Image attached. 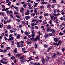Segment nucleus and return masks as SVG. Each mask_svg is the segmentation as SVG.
<instances>
[{
    "mask_svg": "<svg viewBox=\"0 0 65 65\" xmlns=\"http://www.w3.org/2000/svg\"><path fill=\"white\" fill-rule=\"evenodd\" d=\"M48 15H49L48 13H46L44 14V16H48Z\"/></svg>",
    "mask_w": 65,
    "mask_h": 65,
    "instance_id": "nucleus-28",
    "label": "nucleus"
},
{
    "mask_svg": "<svg viewBox=\"0 0 65 65\" xmlns=\"http://www.w3.org/2000/svg\"><path fill=\"white\" fill-rule=\"evenodd\" d=\"M20 12H22V13H24L23 11H24V9L23 7H21L20 8Z\"/></svg>",
    "mask_w": 65,
    "mask_h": 65,
    "instance_id": "nucleus-4",
    "label": "nucleus"
},
{
    "mask_svg": "<svg viewBox=\"0 0 65 65\" xmlns=\"http://www.w3.org/2000/svg\"><path fill=\"white\" fill-rule=\"evenodd\" d=\"M3 60H1L0 61V62H1V63H3Z\"/></svg>",
    "mask_w": 65,
    "mask_h": 65,
    "instance_id": "nucleus-64",
    "label": "nucleus"
},
{
    "mask_svg": "<svg viewBox=\"0 0 65 65\" xmlns=\"http://www.w3.org/2000/svg\"><path fill=\"white\" fill-rule=\"evenodd\" d=\"M26 49L25 48H23L22 49V51H23V52H24V51Z\"/></svg>",
    "mask_w": 65,
    "mask_h": 65,
    "instance_id": "nucleus-61",
    "label": "nucleus"
},
{
    "mask_svg": "<svg viewBox=\"0 0 65 65\" xmlns=\"http://www.w3.org/2000/svg\"><path fill=\"white\" fill-rule=\"evenodd\" d=\"M32 21L33 22H34V23H35V22H36V20L35 19H33L32 20Z\"/></svg>",
    "mask_w": 65,
    "mask_h": 65,
    "instance_id": "nucleus-24",
    "label": "nucleus"
},
{
    "mask_svg": "<svg viewBox=\"0 0 65 65\" xmlns=\"http://www.w3.org/2000/svg\"><path fill=\"white\" fill-rule=\"evenodd\" d=\"M51 49V47H49L48 48L47 50V52H49L50 51V50Z\"/></svg>",
    "mask_w": 65,
    "mask_h": 65,
    "instance_id": "nucleus-32",
    "label": "nucleus"
},
{
    "mask_svg": "<svg viewBox=\"0 0 65 65\" xmlns=\"http://www.w3.org/2000/svg\"><path fill=\"white\" fill-rule=\"evenodd\" d=\"M16 21H18V22H20V20L19 19H17Z\"/></svg>",
    "mask_w": 65,
    "mask_h": 65,
    "instance_id": "nucleus-59",
    "label": "nucleus"
},
{
    "mask_svg": "<svg viewBox=\"0 0 65 65\" xmlns=\"http://www.w3.org/2000/svg\"><path fill=\"white\" fill-rule=\"evenodd\" d=\"M51 6H52V5L50 4H49L47 5L46 7L48 8H50Z\"/></svg>",
    "mask_w": 65,
    "mask_h": 65,
    "instance_id": "nucleus-10",
    "label": "nucleus"
},
{
    "mask_svg": "<svg viewBox=\"0 0 65 65\" xmlns=\"http://www.w3.org/2000/svg\"><path fill=\"white\" fill-rule=\"evenodd\" d=\"M21 54L19 53V54H17L16 55V56L17 57H20V56H21Z\"/></svg>",
    "mask_w": 65,
    "mask_h": 65,
    "instance_id": "nucleus-12",
    "label": "nucleus"
},
{
    "mask_svg": "<svg viewBox=\"0 0 65 65\" xmlns=\"http://www.w3.org/2000/svg\"><path fill=\"white\" fill-rule=\"evenodd\" d=\"M35 36V34H31V36L33 37H34V36Z\"/></svg>",
    "mask_w": 65,
    "mask_h": 65,
    "instance_id": "nucleus-36",
    "label": "nucleus"
},
{
    "mask_svg": "<svg viewBox=\"0 0 65 65\" xmlns=\"http://www.w3.org/2000/svg\"><path fill=\"white\" fill-rule=\"evenodd\" d=\"M18 51V50L17 48H15L14 50V52L15 54L17 53V51Z\"/></svg>",
    "mask_w": 65,
    "mask_h": 65,
    "instance_id": "nucleus-16",
    "label": "nucleus"
},
{
    "mask_svg": "<svg viewBox=\"0 0 65 65\" xmlns=\"http://www.w3.org/2000/svg\"><path fill=\"white\" fill-rule=\"evenodd\" d=\"M4 24H7V21H4Z\"/></svg>",
    "mask_w": 65,
    "mask_h": 65,
    "instance_id": "nucleus-54",
    "label": "nucleus"
},
{
    "mask_svg": "<svg viewBox=\"0 0 65 65\" xmlns=\"http://www.w3.org/2000/svg\"><path fill=\"white\" fill-rule=\"evenodd\" d=\"M42 60L43 64H44L45 63V59L43 57L42 58Z\"/></svg>",
    "mask_w": 65,
    "mask_h": 65,
    "instance_id": "nucleus-7",
    "label": "nucleus"
},
{
    "mask_svg": "<svg viewBox=\"0 0 65 65\" xmlns=\"http://www.w3.org/2000/svg\"><path fill=\"white\" fill-rule=\"evenodd\" d=\"M39 8L40 9H43V8H44V6H41L39 7Z\"/></svg>",
    "mask_w": 65,
    "mask_h": 65,
    "instance_id": "nucleus-21",
    "label": "nucleus"
},
{
    "mask_svg": "<svg viewBox=\"0 0 65 65\" xmlns=\"http://www.w3.org/2000/svg\"><path fill=\"white\" fill-rule=\"evenodd\" d=\"M3 64H7V62L6 61H4V62H3Z\"/></svg>",
    "mask_w": 65,
    "mask_h": 65,
    "instance_id": "nucleus-60",
    "label": "nucleus"
},
{
    "mask_svg": "<svg viewBox=\"0 0 65 65\" xmlns=\"http://www.w3.org/2000/svg\"><path fill=\"white\" fill-rule=\"evenodd\" d=\"M31 25L32 26H35L34 23H32L31 24Z\"/></svg>",
    "mask_w": 65,
    "mask_h": 65,
    "instance_id": "nucleus-46",
    "label": "nucleus"
},
{
    "mask_svg": "<svg viewBox=\"0 0 65 65\" xmlns=\"http://www.w3.org/2000/svg\"><path fill=\"white\" fill-rule=\"evenodd\" d=\"M31 33L32 34H35V33L34 31V30H32L31 31Z\"/></svg>",
    "mask_w": 65,
    "mask_h": 65,
    "instance_id": "nucleus-62",
    "label": "nucleus"
},
{
    "mask_svg": "<svg viewBox=\"0 0 65 65\" xmlns=\"http://www.w3.org/2000/svg\"><path fill=\"white\" fill-rule=\"evenodd\" d=\"M30 11L29 10H27V12L25 13V14L26 15H29L30 13L29 12Z\"/></svg>",
    "mask_w": 65,
    "mask_h": 65,
    "instance_id": "nucleus-5",
    "label": "nucleus"
},
{
    "mask_svg": "<svg viewBox=\"0 0 65 65\" xmlns=\"http://www.w3.org/2000/svg\"><path fill=\"white\" fill-rule=\"evenodd\" d=\"M53 3H56V0H52Z\"/></svg>",
    "mask_w": 65,
    "mask_h": 65,
    "instance_id": "nucleus-25",
    "label": "nucleus"
},
{
    "mask_svg": "<svg viewBox=\"0 0 65 65\" xmlns=\"http://www.w3.org/2000/svg\"><path fill=\"white\" fill-rule=\"evenodd\" d=\"M61 50L62 52H64V51H65V48H63Z\"/></svg>",
    "mask_w": 65,
    "mask_h": 65,
    "instance_id": "nucleus-52",
    "label": "nucleus"
},
{
    "mask_svg": "<svg viewBox=\"0 0 65 65\" xmlns=\"http://www.w3.org/2000/svg\"><path fill=\"white\" fill-rule=\"evenodd\" d=\"M60 20H61V21H63V20H64V18L63 17H62L61 18H60Z\"/></svg>",
    "mask_w": 65,
    "mask_h": 65,
    "instance_id": "nucleus-47",
    "label": "nucleus"
},
{
    "mask_svg": "<svg viewBox=\"0 0 65 65\" xmlns=\"http://www.w3.org/2000/svg\"><path fill=\"white\" fill-rule=\"evenodd\" d=\"M37 44H35V48H37Z\"/></svg>",
    "mask_w": 65,
    "mask_h": 65,
    "instance_id": "nucleus-48",
    "label": "nucleus"
},
{
    "mask_svg": "<svg viewBox=\"0 0 65 65\" xmlns=\"http://www.w3.org/2000/svg\"><path fill=\"white\" fill-rule=\"evenodd\" d=\"M20 62H21L22 63H24V62L23 59L20 60Z\"/></svg>",
    "mask_w": 65,
    "mask_h": 65,
    "instance_id": "nucleus-49",
    "label": "nucleus"
},
{
    "mask_svg": "<svg viewBox=\"0 0 65 65\" xmlns=\"http://www.w3.org/2000/svg\"><path fill=\"white\" fill-rule=\"evenodd\" d=\"M11 26L10 25H8L7 27V29H8L9 30H10L11 29Z\"/></svg>",
    "mask_w": 65,
    "mask_h": 65,
    "instance_id": "nucleus-11",
    "label": "nucleus"
},
{
    "mask_svg": "<svg viewBox=\"0 0 65 65\" xmlns=\"http://www.w3.org/2000/svg\"><path fill=\"white\" fill-rule=\"evenodd\" d=\"M51 28H50L49 27H48V28L47 29V32H48L50 30V29Z\"/></svg>",
    "mask_w": 65,
    "mask_h": 65,
    "instance_id": "nucleus-29",
    "label": "nucleus"
},
{
    "mask_svg": "<svg viewBox=\"0 0 65 65\" xmlns=\"http://www.w3.org/2000/svg\"><path fill=\"white\" fill-rule=\"evenodd\" d=\"M28 59L29 61H31V60H32V59H33V58L31 57H30L29 58H28Z\"/></svg>",
    "mask_w": 65,
    "mask_h": 65,
    "instance_id": "nucleus-22",
    "label": "nucleus"
},
{
    "mask_svg": "<svg viewBox=\"0 0 65 65\" xmlns=\"http://www.w3.org/2000/svg\"><path fill=\"white\" fill-rule=\"evenodd\" d=\"M13 12H12V10H10L9 11H8V12L7 13V14H10V13H12Z\"/></svg>",
    "mask_w": 65,
    "mask_h": 65,
    "instance_id": "nucleus-17",
    "label": "nucleus"
},
{
    "mask_svg": "<svg viewBox=\"0 0 65 65\" xmlns=\"http://www.w3.org/2000/svg\"><path fill=\"white\" fill-rule=\"evenodd\" d=\"M4 19L5 20H7L8 17H4Z\"/></svg>",
    "mask_w": 65,
    "mask_h": 65,
    "instance_id": "nucleus-45",
    "label": "nucleus"
},
{
    "mask_svg": "<svg viewBox=\"0 0 65 65\" xmlns=\"http://www.w3.org/2000/svg\"><path fill=\"white\" fill-rule=\"evenodd\" d=\"M16 36V39H19L21 37V36L19 34H18Z\"/></svg>",
    "mask_w": 65,
    "mask_h": 65,
    "instance_id": "nucleus-3",
    "label": "nucleus"
},
{
    "mask_svg": "<svg viewBox=\"0 0 65 65\" xmlns=\"http://www.w3.org/2000/svg\"><path fill=\"white\" fill-rule=\"evenodd\" d=\"M60 1L61 3H62V4H63L64 3V1L63 0H61Z\"/></svg>",
    "mask_w": 65,
    "mask_h": 65,
    "instance_id": "nucleus-58",
    "label": "nucleus"
},
{
    "mask_svg": "<svg viewBox=\"0 0 65 65\" xmlns=\"http://www.w3.org/2000/svg\"><path fill=\"white\" fill-rule=\"evenodd\" d=\"M50 58H51L50 57H48L46 59L47 60H49L50 59Z\"/></svg>",
    "mask_w": 65,
    "mask_h": 65,
    "instance_id": "nucleus-44",
    "label": "nucleus"
},
{
    "mask_svg": "<svg viewBox=\"0 0 65 65\" xmlns=\"http://www.w3.org/2000/svg\"><path fill=\"white\" fill-rule=\"evenodd\" d=\"M32 53L33 54H34V55H36V52L35 51H33Z\"/></svg>",
    "mask_w": 65,
    "mask_h": 65,
    "instance_id": "nucleus-43",
    "label": "nucleus"
},
{
    "mask_svg": "<svg viewBox=\"0 0 65 65\" xmlns=\"http://www.w3.org/2000/svg\"><path fill=\"white\" fill-rule=\"evenodd\" d=\"M9 8H6L5 10V11H6L7 12V13L8 12V11H9Z\"/></svg>",
    "mask_w": 65,
    "mask_h": 65,
    "instance_id": "nucleus-14",
    "label": "nucleus"
},
{
    "mask_svg": "<svg viewBox=\"0 0 65 65\" xmlns=\"http://www.w3.org/2000/svg\"><path fill=\"white\" fill-rule=\"evenodd\" d=\"M14 14H19V13L18 12H17L16 11H15L14 12Z\"/></svg>",
    "mask_w": 65,
    "mask_h": 65,
    "instance_id": "nucleus-39",
    "label": "nucleus"
},
{
    "mask_svg": "<svg viewBox=\"0 0 65 65\" xmlns=\"http://www.w3.org/2000/svg\"><path fill=\"white\" fill-rule=\"evenodd\" d=\"M59 35H61V36H62L63 35V33L60 32L59 33Z\"/></svg>",
    "mask_w": 65,
    "mask_h": 65,
    "instance_id": "nucleus-35",
    "label": "nucleus"
},
{
    "mask_svg": "<svg viewBox=\"0 0 65 65\" xmlns=\"http://www.w3.org/2000/svg\"><path fill=\"white\" fill-rule=\"evenodd\" d=\"M35 14H36V13H34L33 14H31V15L32 17H34V16L35 15Z\"/></svg>",
    "mask_w": 65,
    "mask_h": 65,
    "instance_id": "nucleus-50",
    "label": "nucleus"
},
{
    "mask_svg": "<svg viewBox=\"0 0 65 65\" xmlns=\"http://www.w3.org/2000/svg\"><path fill=\"white\" fill-rule=\"evenodd\" d=\"M7 22L8 23H10V22H11V19H9V20H7Z\"/></svg>",
    "mask_w": 65,
    "mask_h": 65,
    "instance_id": "nucleus-18",
    "label": "nucleus"
},
{
    "mask_svg": "<svg viewBox=\"0 0 65 65\" xmlns=\"http://www.w3.org/2000/svg\"><path fill=\"white\" fill-rule=\"evenodd\" d=\"M44 37L46 38H47L48 37V35L47 34H46L44 35Z\"/></svg>",
    "mask_w": 65,
    "mask_h": 65,
    "instance_id": "nucleus-19",
    "label": "nucleus"
},
{
    "mask_svg": "<svg viewBox=\"0 0 65 65\" xmlns=\"http://www.w3.org/2000/svg\"><path fill=\"white\" fill-rule=\"evenodd\" d=\"M40 40V39L39 38V36H38L36 38H34L33 37L31 38V40L32 41H37V40Z\"/></svg>",
    "mask_w": 65,
    "mask_h": 65,
    "instance_id": "nucleus-1",
    "label": "nucleus"
},
{
    "mask_svg": "<svg viewBox=\"0 0 65 65\" xmlns=\"http://www.w3.org/2000/svg\"><path fill=\"white\" fill-rule=\"evenodd\" d=\"M11 59H15V57L13 56V57H11Z\"/></svg>",
    "mask_w": 65,
    "mask_h": 65,
    "instance_id": "nucleus-37",
    "label": "nucleus"
},
{
    "mask_svg": "<svg viewBox=\"0 0 65 65\" xmlns=\"http://www.w3.org/2000/svg\"><path fill=\"white\" fill-rule=\"evenodd\" d=\"M24 57L23 56H22L21 57H20V59H24Z\"/></svg>",
    "mask_w": 65,
    "mask_h": 65,
    "instance_id": "nucleus-57",
    "label": "nucleus"
},
{
    "mask_svg": "<svg viewBox=\"0 0 65 65\" xmlns=\"http://www.w3.org/2000/svg\"><path fill=\"white\" fill-rule=\"evenodd\" d=\"M32 43V42L31 41L27 43V44H30Z\"/></svg>",
    "mask_w": 65,
    "mask_h": 65,
    "instance_id": "nucleus-41",
    "label": "nucleus"
},
{
    "mask_svg": "<svg viewBox=\"0 0 65 65\" xmlns=\"http://www.w3.org/2000/svg\"><path fill=\"white\" fill-rule=\"evenodd\" d=\"M11 4V2H9L7 4V5H8V6H10Z\"/></svg>",
    "mask_w": 65,
    "mask_h": 65,
    "instance_id": "nucleus-26",
    "label": "nucleus"
},
{
    "mask_svg": "<svg viewBox=\"0 0 65 65\" xmlns=\"http://www.w3.org/2000/svg\"><path fill=\"white\" fill-rule=\"evenodd\" d=\"M22 23L23 25H25V24H26V23H25V22L24 21L22 22Z\"/></svg>",
    "mask_w": 65,
    "mask_h": 65,
    "instance_id": "nucleus-55",
    "label": "nucleus"
},
{
    "mask_svg": "<svg viewBox=\"0 0 65 65\" xmlns=\"http://www.w3.org/2000/svg\"><path fill=\"white\" fill-rule=\"evenodd\" d=\"M17 33H14V36H17L18 35H17Z\"/></svg>",
    "mask_w": 65,
    "mask_h": 65,
    "instance_id": "nucleus-56",
    "label": "nucleus"
},
{
    "mask_svg": "<svg viewBox=\"0 0 65 65\" xmlns=\"http://www.w3.org/2000/svg\"><path fill=\"white\" fill-rule=\"evenodd\" d=\"M16 16V17L17 18H19V19H20V17L19 16V15H15Z\"/></svg>",
    "mask_w": 65,
    "mask_h": 65,
    "instance_id": "nucleus-40",
    "label": "nucleus"
},
{
    "mask_svg": "<svg viewBox=\"0 0 65 65\" xmlns=\"http://www.w3.org/2000/svg\"><path fill=\"white\" fill-rule=\"evenodd\" d=\"M2 27H3V24L1 23L0 24V28H2Z\"/></svg>",
    "mask_w": 65,
    "mask_h": 65,
    "instance_id": "nucleus-30",
    "label": "nucleus"
},
{
    "mask_svg": "<svg viewBox=\"0 0 65 65\" xmlns=\"http://www.w3.org/2000/svg\"><path fill=\"white\" fill-rule=\"evenodd\" d=\"M28 5L29 6V7H30L31 6V4H30V3H29L28 4Z\"/></svg>",
    "mask_w": 65,
    "mask_h": 65,
    "instance_id": "nucleus-42",
    "label": "nucleus"
},
{
    "mask_svg": "<svg viewBox=\"0 0 65 65\" xmlns=\"http://www.w3.org/2000/svg\"><path fill=\"white\" fill-rule=\"evenodd\" d=\"M51 31H52V32L53 34H54L55 32V30L53 29H52Z\"/></svg>",
    "mask_w": 65,
    "mask_h": 65,
    "instance_id": "nucleus-27",
    "label": "nucleus"
},
{
    "mask_svg": "<svg viewBox=\"0 0 65 65\" xmlns=\"http://www.w3.org/2000/svg\"><path fill=\"white\" fill-rule=\"evenodd\" d=\"M30 18V17L29 16H26L25 17V18L27 20H28Z\"/></svg>",
    "mask_w": 65,
    "mask_h": 65,
    "instance_id": "nucleus-15",
    "label": "nucleus"
},
{
    "mask_svg": "<svg viewBox=\"0 0 65 65\" xmlns=\"http://www.w3.org/2000/svg\"><path fill=\"white\" fill-rule=\"evenodd\" d=\"M61 43H62V41H59L58 43H56V45L57 46H58L59 45H60Z\"/></svg>",
    "mask_w": 65,
    "mask_h": 65,
    "instance_id": "nucleus-6",
    "label": "nucleus"
},
{
    "mask_svg": "<svg viewBox=\"0 0 65 65\" xmlns=\"http://www.w3.org/2000/svg\"><path fill=\"white\" fill-rule=\"evenodd\" d=\"M1 46L2 48H4V45H1Z\"/></svg>",
    "mask_w": 65,
    "mask_h": 65,
    "instance_id": "nucleus-63",
    "label": "nucleus"
},
{
    "mask_svg": "<svg viewBox=\"0 0 65 65\" xmlns=\"http://www.w3.org/2000/svg\"><path fill=\"white\" fill-rule=\"evenodd\" d=\"M1 13H2V16L5 15V13L4 12H1Z\"/></svg>",
    "mask_w": 65,
    "mask_h": 65,
    "instance_id": "nucleus-38",
    "label": "nucleus"
},
{
    "mask_svg": "<svg viewBox=\"0 0 65 65\" xmlns=\"http://www.w3.org/2000/svg\"><path fill=\"white\" fill-rule=\"evenodd\" d=\"M56 54L58 56H61V54L60 53V52H58L56 53Z\"/></svg>",
    "mask_w": 65,
    "mask_h": 65,
    "instance_id": "nucleus-13",
    "label": "nucleus"
},
{
    "mask_svg": "<svg viewBox=\"0 0 65 65\" xmlns=\"http://www.w3.org/2000/svg\"><path fill=\"white\" fill-rule=\"evenodd\" d=\"M44 46L45 47V48H47L48 47V45L46 44H45L44 45Z\"/></svg>",
    "mask_w": 65,
    "mask_h": 65,
    "instance_id": "nucleus-34",
    "label": "nucleus"
},
{
    "mask_svg": "<svg viewBox=\"0 0 65 65\" xmlns=\"http://www.w3.org/2000/svg\"><path fill=\"white\" fill-rule=\"evenodd\" d=\"M54 41L56 42H59V39L58 38H54Z\"/></svg>",
    "mask_w": 65,
    "mask_h": 65,
    "instance_id": "nucleus-2",
    "label": "nucleus"
},
{
    "mask_svg": "<svg viewBox=\"0 0 65 65\" xmlns=\"http://www.w3.org/2000/svg\"><path fill=\"white\" fill-rule=\"evenodd\" d=\"M38 33H39V36H39H39H40V35H41V33L40 32V31H39L38 32Z\"/></svg>",
    "mask_w": 65,
    "mask_h": 65,
    "instance_id": "nucleus-51",
    "label": "nucleus"
},
{
    "mask_svg": "<svg viewBox=\"0 0 65 65\" xmlns=\"http://www.w3.org/2000/svg\"><path fill=\"white\" fill-rule=\"evenodd\" d=\"M27 6V5L26 4H24L23 5V7H24V8H26L27 7H26V6Z\"/></svg>",
    "mask_w": 65,
    "mask_h": 65,
    "instance_id": "nucleus-20",
    "label": "nucleus"
},
{
    "mask_svg": "<svg viewBox=\"0 0 65 65\" xmlns=\"http://www.w3.org/2000/svg\"><path fill=\"white\" fill-rule=\"evenodd\" d=\"M56 53H54L53 55H52V59H54L55 57H56Z\"/></svg>",
    "mask_w": 65,
    "mask_h": 65,
    "instance_id": "nucleus-8",
    "label": "nucleus"
},
{
    "mask_svg": "<svg viewBox=\"0 0 65 65\" xmlns=\"http://www.w3.org/2000/svg\"><path fill=\"white\" fill-rule=\"evenodd\" d=\"M25 34L27 36H28L29 34H30V32L29 31H28L27 32V31H26L24 32Z\"/></svg>",
    "mask_w": 65,
    "mask_h": 65,
    "instance_id": "nucleus-9",
    "label": "nucleus"
},
{
    "mask_svg": "<svg viewBox=\"0 0 65 65\" xmlns=\"http://www.w3.org/2000/svg\"><path fill=\"white\" fill-rule=\"evenodd\" d=\"M49 23L50 24H53V22H52V20H50Z\"/></svg>",
    "mask_w": 65,
    "mask_h": 65,
    "instance_id": "nucleus-31",
    "label": "nucleus"
},
{
    "mask_svg": "<svg viewBox=\"0 0 65 65\" xmlns=\"http://www.w3.org/2000/svg\"><path fill=\"white\" fill-rule=\"evenodd\" d=\"M53 36V34L52 33H49L48 34V36Z\"/></svg>",
    "mask_w": 65,
    "mask_h": 65,
    "instance_id": "nucleus-33",
    "label": "nucleus"
},
{
    "mask_svg": "<svg viewBox=\"0 0 65 65\" xmlns=\"http://www.w3.org/2000/svg\"><path fill=\"white\" fill-rule=\"evenodd\" d=\"M10 16L11 18H13V14H10Z\"/></svg>",
    "mask_w": 65,
    "mask_h": 65,
    "instance_id": "nucleus-23",
    "label": "nucleus"
},
{
    "mask_svg": "<svg viewBox=\"0 0 65 65\" xmlns=\"http://www.w3.org/2000/svg\"><path fill=\"white\" fill-rule=\"evenodd\" d=\"M12 43L13 45H14V41H12Z\"/></svg>",
    "mask_w": 65,
    "mask_h": 65,
    "instance_id": "nucleus-53",
    "label": "nucleus"
}]
</instances>
